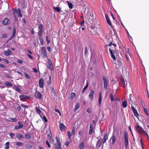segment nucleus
<instances>
[{"mask_svg":"<svg viewBox=\"0 0 149 149\" xmlns=\"http://www.w3.org/2000/svg\"><path fill=\"white\" fill-rule=\"evenodd\" d=\"M130 99L128 100L129 103L131 105L132 109L134 113V116L138 118L139 115L136 109V105L135 103L136 98L133 96H132V94H130Z\"/></svg>","mask_w":149,"mask_h":149,"instance_id":"1","label":"nucleus"},{"mask_svg":"<svg viewBox=\"0 0 149 149\" xmlns=\"http://www.w3.org/2000/svg\"><path fill=\"white\" fill-rule=\"evenodd\" d=\"M95 17L94 16L93 14H91L89 16V17L88 19L87 22L88 24H94L95 23L94 21H95Z\"/></svg>","mask_w":149,"mask_h":149,"instance_id":"2","label":"nucleus"},{"mask_svg":"<svg viewBox=\"0 0 149 149\" xmlns=\"http://www.w3.org/2000/svg\"><path fill=\"white\" fill-rule=\"evenodd\" d=\"M56 143L54 144L55 149H61V143L58 138L56 137Z\"/></svg>","mask_w":149,"mask_h":149,"instance_id":"3","label":"nucleus"},{"mask_svg":"<svg viewBox=\"0 0 149 149\" xmlns=\"http://www.w3.org/2000/svg\"><path fill=\"white\" fill-rule=\"evenodd\" d=\"M124 138H125V147L127 148L128 146V140L127 133L125 132H124Z\"/></svg>","mask_w":149,"mask_h":149,"instance_id":"4","label":"nucleus"},{"mask_svg":"<svg viewBox=\"0 0 149 149\" xmlns=\"http://www.w3.org/2000/svg\"><path fill=\"white\" fill-rule=\"evenodd\" d=\"M97 139H98V140L96 143V147L97 149H98V148H100L101 146L102 141H103V139L101 138H100L99 139V137H97Z\"/></svg>","mask_w":149,"mask_h":149,"instance_id":"5","label":"nucleus"},{"mask_svg":"<svg viewBox=\"0 0 149 149\" xmlns=\"http://www.w3.org/2000/svg\"><path fill=\"white\" fill-rule=\"evenodd\" d=\"M120 81L122 84V85L123 86V87L125 89V91L127 92V90L126 89V87H127V82H126V83H125L124 79L122 75H121L120 77Z\"/></svg>","mask_w":149,"mask_h":149,"instance_id":"6","label":"nucleus"},{"mask_svg":"<svg viewBox=\"0 0 149 149\" xmlns=\"http://www.w3.org/2000/svg\"><path fill=\"white\" fill-rule=\"evenodd\" d=\"M135 128L136 131L140 134H141L142 133H143V132H145V131L139 125H136L135 127Z\"/></svg>","mask_w":149,"mask_h":149,"instance_id":"7","label":"nucleus"},{"mask_svg":"<svg viewBox=\"0 0 149 149\" xmlns=\"http://www.w3.org/2000/svg\"><path fill=\"white\" fill-rule=\"evenodd\" d=\"M43 26L41 24L38 26L39 31L38 33L39 36H42V33L44 31Z\"/></svg>","mask_w":149,"mask_h":149,"instance_id":"8","label":"nucleus"},{"mask_svg":"<svg viewBox=\"0 0 149 149\" xmlns=\"http://www.w3.org/2000/svg\"><path fill=\"white\" fill-rule=\"evenodd\" d=\"M48 65H47L48 68L51 70H54V67L51 61L48 59Z\"/></svg>","mask_w":149,"mask_h":149,"instance_id":"9","label":"nucleus"},{"mask_svg":"<svg viewBox=\"0 0 149 149\" xmlns=\"http://www.w3.org/2000/svg\"><path fill=\"white\" fill-rule=\"evenodd\" d=\"M103 80H104V88L105 90H107L108 86V83L107 82V80L106 77L105 76H103Z\"/></svg>","mask_w":149,"mask_h":149,"instance_id":"10","label":"nucleus"},{"mask_svg":"<svg viewBox=\"0 0 149 149\" xmlns=\"http://www.w3.org/2000/svg\"><path fill=\"white\" fill-rule=\"evenodd\" d=\"M95 94V92L93 90L91 91L88 97L91 101H92L94 99V95Z\"/></svg>","mask_w":149,"mask_h":149,"instance_id":"11","label":"nucleus"},{"mask_svg":"<svg viewBox=\"0 0 149 149\" xmlns=\"http://www.w3.org/2000/svg\"><path fill=\"white\" fill-rule=\"evenodd\" d=\"M59 128L60 131L62 132L65 130L66 127L63 123H59Z\"/></svg>","mask_w":149,"mask_h":149,"instance_id":"12","label":"nucleus"},{"mask_svg":"<svg viewBox=\"0 0 149 149\" xmlns=\"http://www.w3.org/2000/svg\"><path fill=\"white\" fill-rule=\"evenodd\" d=\"M44 79L43 78H41L39 81V86L40 88H43L44 87Z\"/></svg>","mask_w":149,"mask_h":149,"instance_id":"13","label":"nucleus"},{"mask_svg":"<svg viewBox=\"0 0 149 149\" xmlns=\"http://www.w3.org/2000/svg\"><path fill=\"white\" fill-rule=\"evenodd\" d=\"M42 53L44 55L43 56L44 57H47V51L46 48L45 47H43L42 49Z\"/></svg>","mask_w":149,"mask_h":149,"instance_id":"14","label":"nucleus"},{"mask_svg":"<svg viewBox=\"0 0 149 149\" xmlns=\"http://www.w3.org/2000/svg\"><path fill=\"white\" fill-rule=\"evenodd\" d=\"M19 126H16L15 127V128L16 130H18L22 128L23 127V125L20 122L18 123Z\"/></svg>","mask_w":149,"mask_h":149,"instance_id":"15","label":"nucleus"},{"mask_svg":"<svg viewBox=\"0 0 149 149\" xmlns=\"http://www.w3.org/2000/svg\"><path fill=\"white\" fill-rule=\"evenodd\" d=\"M19 98L22 100L24 101L26 99L30 98V97L27 95H20L19 96Z\"/></svg>","mask_w":149,"mask_h":149,"instance_id":"16","label":"nucleus"},{"mask_svg":"<svg viewBox=\"0 0 149 149\" xmlns=\"http://www.w3.org/2000/svg\"><path fill=\"white\" fill-rule=\"evenodd\" d=\"M93 125L92 124H91L90 125L89 132V135H91L93 133Z\"/></svg>","mask_w":149,"mask_h":149,"instance_id":"17","label":"nucleus"},{"mask_svg":"<svg viewBox=\"0 0 149 149\" xmlns=\"http://www.w3.org/2000/svg\"><path fill=\"white\" fill-rule=\"evenodd\" d=\"M2 23L4 25H7L9 24V20L8 18H5L4 20L3 21Z\"/></svg>","mask_w":149,"mask_h":149,"instance_id":"18","label":"nucleus"},{"mask_svg":"<svg viewBox=\"0 0 149 149\" xmlns=\"http://www.w3.org/2000/svg\"><path fill=\"white\" fill-rule=\"evenodd\" d=\"M108 134L107 133H105L104 136L103 143H105L108 139Z\"/></svg>","mask_w":149,"mask_h":149,"instance_id":"19","label":"nucleus"},{"mask_svg":"<svg viewBox=\"0 0 149 149\" xmlns=\"http://www.w3.org/2000/svg\"><path fill=\"white\" fill-rule=\"evenodd\" d=\"M5 54L7 56L10 55L12 54L11 51L9 49H8L7 51H4Z\"/></svg>","mask_w":149,"mask_h":149,"instance_id":"20","label":"nucleus"},{"mask_svg":"<svg viewBox=\"0 0 149 149\" xmlns=\"http://www.w3.org/2000/svg\"><path fill=\"white\" fill-rule=\"evenodd\" d=\"M98 104L99 105H101L102 103V93L100 92L99 94V97L98 99Z\"/></svg>","mask_w":149,"mask_h":149,"instance_id":"21","label":"nucleus"},{"mask_svg":"<svg viewBox=\"0 0 149 149\" xmlns=\"http://www.w3.org/2000/svg\"><path fill=\"white\" fill-rule=\"evenodd\" d=\"M83 10H82V11L84 14L86 13L87 11L88 10V8L85 5L83 6Z\"/></svg>","mask_w":149,"mask_h":149,"instance_id":"22","label":"nucleus"},{"mask_svg":"<svg viewBox=\"0 0 149 149\" xmlns=\"http://www.w3.org/2000/svg\"><path fill=\"white\" fill-rule=\"evenodd\" d=\"M16 33V30L15 29V28H14L13 29V34L12 36H11L9 40H11L15 36Z\"/></svg>","mask_w":149,"mask_h":149,"instance_id":"23","label":"nucleus"},{"mask_svg":"<svg viewBox=\"0 0 149 149\" xmlns=\"http://www.w3.org/2000/svg\"><path fill=\"white\" fill-rule=\"evenodd\" d=\"M122 106L124 108H126L127 107V101L126 100H125L123 101Z\"/></svg>","mask_w":149,"mask_h":149,"instance_id":"24","label":"nucleus"},{"mask_svg":"<svg viewBox=\"0 0 149 149\" xmlns=\"http://www.w3.org/2000/svg\"><path fill=\"white\" fill-rule=\"evenodd\" d=\"M79 107H80L79 103V102H78L77 103V104L75 107V108H74V111H76L79 108Z\"/></svg>","mask_w":149,"mask_h":149,"instance_id":"25","label":"nucleus"},{"mask_svg":"<svg viewBox=\"0 0 149 149\" xmlns=\"http://www.w3.org/2000/svg\"><path fill=\"white\" fill-rule=\"evenodd\" d=\"M85 146L84 143L82 142L80 143L79 146V149H83Z\"/></svg>","mask_w":149,"mask_h":149,"instance_id":"26","label":"nucleus"},{"mask_svg":"<svg viewBox=\"0 0 149 149\" xmlns=\"http://www.w3.org/2000/svg\"><path fill=\"white\" fill-rule=\"evenodd\" d=\"M67 4L68 6L70 8L72 9V8H73V6L72 4V3L71 2H69L68 1H67Z\"/></svg>","mask_w":149,"mask_h":149,"instance_id":"27","label":"nucleus"},{"mask_svg":"<svg viewBox=\"0 0 149 149\" xmlns=\"http://www.w3.org/2000/svg\"><path fill=\"white\" fill-rule=\"evenodd\" d=\"M112 140V144H113L115 143L116 141V138L115 136L113 135L111 138Z\"/></svg>","mask_w":149,"mask_h":149,"instance_id":"28","label":"nucleus"},{"mask_svg":"<svg viewBox=\"0 0 149 149\" xmlns=\"http://www.w3.org/2000/svg\"><path fill=\"white\" fill-rule=\"evenodd\" d=\"M39 36V40L40 42V43L42 45H43L44 41L42 38V36Z\"/></svg>","mask_w":149,"mask_h":149,"instance_id":"29","label":"nucleus"},{"mask_svg":"<svg viewBox=\"0 0 149 149\" xmlns=\"http://www.w3.org/2000/svg\"><path fill=\"white\" fill-rule=\"evenodd\" d=\"M43 98L42 95L38 91V98L39 99H42Z\"/></svg>","mask_w":149,"mask_h":149,"instance_id":"30","label":"nucleus"},{"mask_svg":"<svg viewBox=\"0 0 149 149\" xmlns=\"http://www.w3.org/2000/svg\"><path fill=\"white\" fill-rule=\"evenodd\" d=\"M4 84L6 85L7 86H12V84L10 83L8 81L4 83Z\"/></svg>","mask_w":149,"mask_h":149,"instance_id":"31","label":"nucleus"},{"mask_svg":"<svg viewBox=\"0 0 149 149\" xmlns=\"http://www.w3.org/2000/svg\"><path fill=\"white\" fill-rule=\"evenodd\" d=\"M9 143L8 142H6L5 144V149H9Z\"/></svg>","mask_w":149,"mask_h":149,"instance_id":"32","label":"nucleus"},{"mask_svg":"<svg viewBox=\"0 0 149 149\" xmlns=\"http://www.w3.org/2000/svg\"><path fill=\"white\" fill-rule=\"evenodd\" d=\"M54 9L55 11L60 13L61 12V10L58 7H54Z\"/></svg>","mask_w":149,"mask_h":149,"instance_id":"33","label":"nucleus"},{"mask_svg":"<svg viewBox=\"0 0 149 149\" xmlns=\"http://www.w3.org/2000/svg\"><path fill=\"white\" fill-rule=\"evenodd\" d=\"M67 134L68 136V138L69 139H70L71 138V136L73 134L70 132V131H68L67 132Z\"/></svg>","mask_w":149,"mask_h":149,"instance_id":"34","label":"nucleus"},{"mask_svg":"<svg viewBox=\"0 0 149 149\" xmlns=\"http://www.w3.org/2000/svg\"><path fill=\"white\" fill-rule=\"evenodd\" d=\"M18 16L19 17H22V16L21 13V11L19 9H18V11L17 13Z\"/></svg>","mask_w":149,"mask_h":149,"instance_id":"35","label":"nucleus"},{"mask_svg":"<svg viewBox=\"0 0 149 149\" xmlns=\"http://www.w3.org/2000/svg\"><path fill=\"white\" fill-rule=\"evenodd\" d=\"M76 96V94L74 93H72L71 94V97L72 99H73Z\"/></svg>","mask_w":149,"mask_h":149,"instance_id":"36","label":"nucleus"},{"mask_svg":"<svg viewBox=\"0 0 149 149\" xmlns=\"http://www.w3.org/2000/svg\"><path fill=\"white\" fill-rule=\"evenodd\" d=\"M16 144L17 145L21 147L23 145V143L21 142H17L16 143Z\"/></svg>","mask_w":149,"mask_h":149,"instance_id":"37","label":"nucleus"},{"mask_svg":"<svg viewBox=\"0 0 149 149\" xmlns=\"http://www.w3.org/2000/svg\"><path fill=\"white\" fill-rule=\"evenodd\" d=\"M41 117L42 120H43L44 122L46 123L47 122V120L45 116H43V117L42 116Z\"/></svg>","mask_w":149,"mask_h":149,"instance_id":"38","label":"nucleus"},{"mask_svg":"<svg viewBox=\"0 0 149 149\" xmlns=\"http://www.w3.org/2000/svg\"><path fill=\"white\" fill-rule=\"evenodd\" d=\"M25 136L26 138L29 139H31V135L28 134H26L25 135Z\"/></svg>","mask_w":149,"mask_h":149,"instance_id":"39","label":"nucleus"},{"mask_svg":"<svg viewBox=\"0 0 149 149\" xmlns=\"http://www.w3.org/2000/svg\"><path fill=\"white\" fill-rule=\"evenodd\" d=\"M88 86V84L87 83L86 85L84 87V88L83 89L82 92L83 93H84L85 90L87 88Z\"/></svg>","mask_w":149,"mask_h":149,"instance_id":"40","label":"nucleus"},{"mask_svg":"<svg viewBox=\"0 0 149 149\" xmlns=\"http://www.w3.org/2000/svg\"><path fill=\"white\" fill-rule=\"evenodd\" d=\"M51 77L50 76L49 77V80L47 81V84L48 85H50L51 84Z\"/></svg>","mask_w":149,"mask_h":149,"instance_id":"41","label":"nucleus"},{"mask_svg":"<svg viewBox=\"0 0 149 149\" xmlns=\"http://www.w3.org/2000/svg\"><path fill=\"white\" fill-rule=\"evenodd\" d=\"M115 53L114 52L113 53V52L111 53V57L113 58V59L115 60L116 59V58L115 56L114 55V54Z\"/></svg>","mask_w":149,"mask_h":149,"instance_id":"42","label":"nucleus"},{"mask_svg":"<svg viewBox=\"0 0 149 149\" xmlns=\"http://www.w3.org/2000/svg\"><path fill=\"white\" fill-rule=\"evenodd\" d=\"M18 11V9H15L14 10V11L13 13V14L15 16V15L17 14V12Z\"/></svg>","mask_w":149,"mask_h":149,"instance_id":"43","label":"nucleus"},{"mask_svg":"<svg viewBox=\"0 0 149 149\" xmlns=\"http://www.w3.org/2000/svg\"><path fill=\"white\" fill-rule=\"evenodd\" d=\"M110 97L111 101H113L114 100L113 96V94L111 93L110 94Z\"/></svg>","mask_w":149,"mask_h":149,"instance_id":"44","label":"nucleus"},{"mask_svg":"<svg viewBox=\"0 0 149 149\" xmlns=\"http://www.w3.org/2000/svg\"><path fill=\"white\" fill-rule=\"evenodd\" d=\"M112 42H110L109 44H107L105 46V47L107 49V47L109 46L111 47V45H112Z\"/></svg>","mask_w":149,"mask_h":149,"instance_id":"45","label":"nucleus"},{"mask_svg":"<svg viewBox=\"0 0 149 149\" xmlns=\"http://www.w3.org/2000/svg\"><path fill=\"white\" fill-rule=\"evenodd\" d=\"M46 40L47 42V44L48 45L49 44V43L50 42V40L48 39V36H46Z\"/></svg>","mask_w":149,"mask_h":149,"instance_id":"46","label":"nucleus"},{"mask_svg":"<svg viewBox=\"0 0 149 149\" xmlns=\"http://www.w3.org/2000/svg\"><path fill=\"white\" fill-rule=\"evenodd\" d=\"M144 111L145 113L146 114V115H147V116H149L148 112L146 109L145 108H144Z\"/></svg>","mask_w":149,"mask_h":149,"instance_id":"47","label":"nucleus"},{"mask_svg":"<svg viewBox=\"0 0 149 149\" xmlns=\"http://www.w3.org/2000/svg\"><path fill=\"white\" fill-rule=\"evenodd\" d=\"M9 121L12 122H14L15 121H16L17 120V119L15 118H10L9 119Z\"/></svg>","mask_w":149,"mask_h":149,"instance_id":"48","label":"nucleus"},{"mask_svg":"<svg viewBox=\"0 0 149 149\" xmlns=\"http://www.w3.org/2000/svg\"><path fill=\"white\" fill-rule=\"evenodd\" d=\"M32 147V146L31 144L27 145L26 146V148L28 149L31 148Z\"/></svg>","mask_w":149,"mask_h":149,"instance_id":"49","label":"nucleus"},{"mask_svg":"<svg viewBox=\"0 0 149 149\" xmlns=\"http://www.w3.org/2000/svg\"><path fill=\"white\" fill-rule=\"evenodd\" d=\"M17 137L19 139L20 138H22L23 137V136L21 134H18L17 135Z\"/></svg>","mask_w":149,"mask_h":149,"instance_id":"50","label":"nucleus"},{"mask_svg":"<svg viewBox=\"0 0 149 149\" xmlns=\"http://www.w3.org/2000/svg\"><path fill=\"white\" fill-rule=\"evenodd\" d=\"M107 23L109 24V25L110 26H112V24L111 23V22L110 19L107 20Z\"/></svg>","mask_w":149,"mask_h":149,"instance_id":"51","label":"nucleus"},{"mask_svg":"<svg viewBox=\"0 0 149 149\" xmlns=\"http://www.w3.org/2000/svg\"><path fill=\"white\" fill-rule=\"evenodd\" d=\"M25 76L27 78L29 79L30 78V76L26 73H24Z\"/></svg>","mask_w":149,"mask_h":149,"instance_id":"52","label":"nucleus"},{"mask_svg":"<svg viewBox=\"0 0 149 149\" xmlns=\"http://www.w3.org/2000/svg\"><path fill=\"white\" fill-rule=\"evenodd\" d=\"M46 144L48 145V147L49 148H50L51 147V145L49 143L48 140H46Z\"/></svg>","mask_w":149,"mask_h":149,"instance_id":"53","label":"nucleus"},{"mask_svg":"<svg viewBox=\"0 0 149 149\" xmlns=\"http://www.w3.org/2000/svg\"><path fill=\"white\" fill-rule=\"evenodd\" d=\"M88 53V50L87 49V47H85V54L86 55H87Z\"/></svg>","mask_w":149,"mask_h":149,"instance_id":"54","label":"nucleus"},{"mask_svg":"<svg viewBox=\"0 0 149 149\" xmlns=\"http://www.w3.org/2000/svg\"><path fill=\"white\" fill-rule=\"evenodd\" d=\"M15 90L18 91V92H20V90L19 89V88L17 87H15Z\"/></svg>","mask_w":149,"mask_h":149,"instance_id":"55","label":"nucleus"},{"mask_svg":"<svg viewBox=\"0 0 149 149\" xmlns=\"http://www.w3.org/2000/svg\"><path fill=\"white\" fill-rule=\"evenodd\" d=\"M55 111L56 112L58 113H59L60 116H61V112H60L59 110L56 109H55Z\"/></svg>","mask_w":149,"mask_h":149,"instance_id":"56","label":"nucleus"},{"mask_svg":"<svg viewBox=\"0 0 149 149\" xmlns=\"http://www.w3.org/2000/svg\"><path fill=\"white\" fill-rule=\"evenodd\" d=\"M84 20H83L80 23L81 26H84Z\"/></svg>","mask_w":149,"mask_h":149,"instance_id":"57","label":"nucleus"},{"mask_svg":"<svg viewBox=\"0 0 149 149\" xmlns=\"http://www.w3.org/2000/svg\"><path fill=\"white\" fill-rule=\"evenodd\" d=\"M2 60H3V62L6 63H9L8 61L6 59L3 58Z\"/></svg>","mask_w":149,"mask_h":149,"instance_id":"58","label":"nucleus"},{"mask_svg":"<svg viewBox=\"0 0 149 149\" xmlns=\"http://www.w3.org/2000/svg\"><path fill=\"white\" fill-rule=\"evenodd\" d=\"M1 38H5L7 37V35L6 34H3L1 36Z\"/></svg>","mask_w":149,"mask_h":149,"instance_id":"59","label":"nucleus"},{"mask_svg":"<svg viewBox=\"0 0 149 149\" xmlns=\"http://www.w3.org/2000/svg\"><path fill=\"white\" fill-rule=\"evenodd\" d=\"M10 136L12 138H13L15 136V134L13 133H11L10 134Z\"/></svg>","mask_w":149,"mask_h":149,"instance_id":"60","label":"nucleus"},{"mask_svg":"<svg viewBox=\"0 0 149 149\" xmlns=\"http://www.w3.org/2000/svg\"><path fill=\"white\" fill-rule=\"evenodd\" d=\"M105 16L106 19V20H107L110 19L109 18V16L107 14H105Z\"/></svg>","mask_w":149,"mask_h":149,"instance_id":"61","label":"nucleus"},{"mask_svg":"<svg viewBox=\"0 0 149 149\" xmlns=\"http://www.w3.org/2000/svg\"><path fill=\"white\" fill-rule=\"evenodd\" d=\"M0 67L3 68H5V66L3 64L0 63Z\"/></svg>","mask_w":149,"mask_h":149,"instance_id":"62","label":"nucleus"},{"mask_svg":"<svg viewBox=\"0 0 149 149\" xmlns=\"http://www.w3.org/2000/svg\"><path fill=\"white\" fill-rule=\"evenodd\" d=\"M47 49L49 52H50L51 51V48L50 46H48L47 47Z\"/></svg>","mask_w":149,"mask_h":149,"instance_id":"63","label":"nucleus"},{"mask_svg":"<svg viewBox=\"0 0 149 149\" xmlns=\"http://www.w3.org/2000/svg\"><path fill=\"white\" fill-rule=\"evenodd\" d=\"M5 75L7 77L9 78H10L11 77L10 75L9 74H5Z\"/></svg>","mask_w":149,"mask_h":149,"instance_id":"64","label":"nucleus"}]
</instances>
